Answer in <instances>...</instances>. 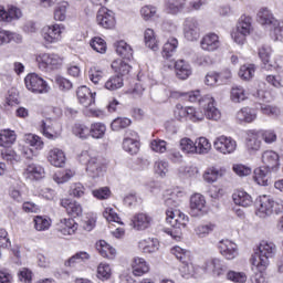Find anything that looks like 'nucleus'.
<instances>
[{
	"label": "nucleus",
	"instance_id": "obj_1",
	"mask_svg": "<svg viewBox=\"0 0 283 283\" xmlns=\"http://www.w3.org/2000/svg\"><path fill=\"white\" fill-rule=\"evenodd\" d=\"M277 253V247L275 243L269 241H262L255 252L251 258V263L258 271L263 273L269 268L270 261L272 258H275Z\"/></svg>",
	"mask_w": 283,
	"mask_h": 283
},
{
	"label": "nucleus",
	"instance_id": "obj_2",
	"mask_svg": "<svg viewBox=\"0 0 283 283\" xmlns=\"http://www.w3.org/2000/svg\"><path fill=\"white\" fill-rule=\"evenodd\" d=\"M166 222L172 227L167 233L171 235L174 240H180V238H182V229L189 224V217L180 212V210H167Z\"/></svg>",
	"mask_w": 283,
	"mask_h": 283
},
{
	"label": "nucleus",
	"instance_id": "obj_3",
	"mask_svg": "<svg viewBox=\"0 0 283 283\" xmlns=\"http://www.w3.org/2000/svg\"><path fill=\"white\" fill-rule=\"evenodd\" d=\"M39 69L42 72L59 70L63 65V59L55 53H42L36 57Z\"/></svg>",
	"mask_w": 283,
	"mask_h": 283
},
{
	"label": "nucleus",
	"instance_id": "obj_4",
	"mask_svg": "<svg viewBox=\"0 0 283 283\" xmlns=\"http://www.w3.org/2000/svg\"><path fill=\"white\" fill-rule=\"evenodd\" d=\"M25 87L33 94H48L50 86L41 76L36 73H30L24 78Z\"/></svg>",
	"mask_w": 283,
	"mask_h": 283
},
{
	"label": "nucleus",
	"instance_id": "obj_5",
	"mask_svg": "<svg viewBox=\"0 0 283 283\" xmlns=\"http://www.w3.org/2000/svg\"><path fill=\"white\" fill-rule=\"evenodd\" d=\"M175 118H177V120H185L188 118L192 123H200L205 120V113L193 107H184L180 104H177Z\"/></svg>",
	"mask_w": 283,
	"mask_h": 283
},
{
	"label": "nucleus",
	"instance_id": "obj_6",
	"mask_svg": "<svg viewBox=\"0 0 283 283\" xmlns=\"http://www.w3.org/2000/svg\"><path fill=\"white\" fill-rule=\"evenodd\" d=\"M205 213H207V200L205 196L195 193L190 198V216H192V218H200L205 216Z\"/></svg>",
	"mask_w": 283,
	"mask_h": 283
},
{
	"label": "nucleus",
	"instance_id": "obj_7",
	"mask_svg": "<svg viewBox=\"0 0 283 283\" xmlns=\"http://www.w3.org/2000/svg\"><path fill=\"white\" fill-rule=\"evenodd\" d=\"M213 147L220 154H233L238 147V143L231 137L220 136L214 140Z\"/></svg>",
	"mask_w": 283,
	"mask_h": 283
},
{
	"label": "nucleus",
	"instance_id": "obj_8",
	"mask_svg": "<svg viewBox=\"0 0 283 283\" xmlns=\"http://www.w3.org/2000/svg\"><path fill=\"white\" fill-rule=\"evenodd\" d=\"M97 23L105 30H112L116 25V19L114 18V12L105 7H102L97 11Z\"/></svg>",
	"mask_w": 283,
	"mask_h": 283
},
{
	"label": "nucleus",
	"instance_id": "obj_9",
	"mask_svg": "<svg viewBox=\"0 0 283 283\" xmlns=\"http://www.w3.org/2000/svg\"><path fill=\"white\" fill-rule=\"evenodd\" d=\"M63 30H65V28L61 24L48 25L42 29V36L46 43H56L61 41Z\"/></svg>",
	"mask_w": 283,
	"mask_h": 283
},
{
	"label": "nucleus",
	"instance_id": "obj_10",
	"mask_svg": "<svg viewBox=\"0 0 283 283\" xmlns=\"http://www.w3.org/2000/svg\"><path fill=\"white\" fill-rule=\"evenodd\" d=\"M184 32L187 41H198L200 39V27L195 18H187L184 23Z\"/></svg>",
	"mask_w": 283,
	"mask_h": 283
},
{
	"label": "nucleus",
	"instance_id": "obj_11",
	"mask_svg": "<svg viewBox=\"0 0 283 283\" xmlns=\"http://www.w3.org/2000/svg\"><path fill=\"white\" fill-rule=\"evenodd\" d=\"M86 172L91 178H101L105 174V164L96 157L87 159Z\"/></svg>",
	"mask_w": 283,
	"mask_h": 283
},
{
	"label": "nucleus",
	"instance_id": "obj_12",
	"mask_svg": "<svg viewBox=\"0 0 283 283\" xmlns=\"http://www.w3.org/2000/svg\"><path fill=\"white\" fill-rule=\"evenodd\" d=\"M261 160L263 167L272 171H277V168L280 167V155L277 153L274 150H265L262 154Z\"/></svg>",
	"mask_w": 283,
	"mask_h": 283
},
{
	"label": "nucleus",
	"instance_id": "obj_13",
	"mask_svg": "<svg viewBox=\"0 0 283 283\" xmlns=\"http://www.w3.org/2000/svg\"><path fill=\"white\" fill-rule=\"evenodd\" d=\"M219 251L226 260H234L238 258V244L233 241L222 240L219 242Z\"/></svg>",
	"mask_w": 283,
	"mask_h": 283
},
{
	"label": "nucleus",
	"instance_id": "obj_14",
	"mask_svg": "<svg viewBox=\"0 0 283 283\" xmlns=\"http://www.w3.org/2000/svg\"><path fill=\"white\" fill-rule=\"evenodd\" d=\"M205 270L208 273H212L216 277H220V275H224L227 273V266L224 262L220 259H210L205 264Z\"/></svg>",
	"mask_w": 283,
	"mask_h": 283
},
{
	"label": "nucleus",
	"instance_id": "obj_15",
	"mask_svg": "<svg viewBox=\"0 0 283 283\" xmlns=\"http://www.w3.org/2000/svg\"><path fill=\"white\" fill-rule=\"evenodd\" d=\"M273 214V199L269 196L260 197L258 202L256 216L259 218H266Z\"/></svg>",
	"mask_w": 283,
	"mask_h": 283
},
{
	"label": "nucleus",
	"instance_id": "obj_16",
	"mask_svg": "<svg viewBox=\"0 0 283 283\" xmlns=\"http://www.w3.org/2000/svg\"><path fill=\"white\" fill-rule=\"evenodd\" d=\"M277 19H275V17H273V13H271V11L269 9H261L258 12V22L261 25H264V28H269L270 32L275 28V25L277 24Z\"/></svg>",
	"mask_w": 283,
	"mask_h": 283
},
{
	"label": "nucleus",
	"instance_id": "obj_17",
	"mask_svg": "<svg viewBox=\"0 0 283 283\" xmlns=\"http://www.w3.org/2000/svg\"><path fill=\"white\" fill-rule=\"evenodd\" d=\"M78 230V223L74 221V219H61L57 223V231L62 233V235H74Z\"/></svg>",
	"mask_w": 283,
	"mask_h": 283
},
{
	"label": "nucleus",
	"instance_id": "obj_18",
	"mask_svg": "<svg viewBox=\"0 0 283 283\" xmlns=\"http://www.w3.org/2000/svg\"><path fill=\"white\" fill-rule=\"evenodd\" d=\"M77 98L84 107H91L96 101V93H92L87 86H81L77 88Z\"/></svg>",
	"mask_w": 283,
	"mask_h": 283
},
{
	"label": "nucleus",
	"instance_id": "obj_19",
	"mask_svg": "<svg viewBox=\"0 0 283 283\" xmlns=\"http://www.w3.org/2000/svg\"><path fill=\"white\" fill-rule=\"evenodd\" d=\"M200 45L206 52H216L220 48V38L216 33L206 34Z\"/></svg>",
	"mask_w": 283,
	"mask_h": 283
},
{
	"label": "nucleus",
	"instance_id": "obj_20",
	"mask_svg": "<svg viewBox=\"0 0 283 283\" xmlns=\"http://www.w3.org/2000/svg\"><path fill=\"white\" fill-rule=\"evenodd\" d=\"M132 226L136 231H145V229H149V227H151V217L143 212L137 213L132 219Z\"/></svg>",
	"mask_w": 283,
	"mask_h": 283
},
{
	"label": "nucleus",
	"instance_id": "obj_21",
	"mask_svg": "<svg viewBox=\"0 0 283 283\" xmlns=\"http://www.w3.org/2000/svg\"><path fill=\"white\" fill-rule=\"evenodd\" d=\"M202 101L207 103L205 113L206 118H208V120H220V118H222V114L220 113V109L213 105L216 99H213V97L207 96Z\"/></svg>",
	"mask_w": 283,
	"mask_h": 283
},
{
	"label": "nucleus",
	"instance_id": "obj_22",
	"mask_svg": "<svg viewBox=\"0 0 283 283\" xmlns=\"http://www.w3.org/2000/svg\"><path fill=\"white\" fill-rule=\"evenodd\" d=\"M61 207L66 209V213H69V216H72L73 218H78L80 216H83V207L76 201H72L70 199H62Z\"/></svg>",
	"mask_w": 283,
	"mask_h": 283
},
{
	"label": "nucleus",
	"instance_id": "obj_23",
	"mask_svg": "<svg viewBox=\"0 0 283 283\" xmlns=\"http://www.w3.org/2000/svg\"><path fill=\"white\" fill-rule=\"evenodd\" d=\"M95 248L102 258H106L107 260H114V258H116V249L109 245L105 240H99L95 244Z\"/></svg>",
	"mask_w": 283,
	"mask_h": 283
},
{
	"label": "nucleus",
	"instance_id": "obj_24",
	"mask_svg": "<svg viewBox=\"0 0 283 283\" xmlns=\"http://www.w3.org/2000/svg\"><path fill=\"white\" fill-rule=\"evenodd\" d=\"M175 71L177 78H180L181 81H187L189 75L192 73L191 65L188 64L185 60L175 62Z\"/></svg>",
	"mask_w": 283,
	"mask_h": 283
},
{
	"label": "nucleus",
	"instance_id": "obj_25",
	"mask_svg": "<svg viewBox=\"0 0 283 283\" xmlns=\"http://www.w3.org/2000/svg\"><path fill=\"white\" fill-rule=\"evenodd\" d=\"M273 170L265 168V166L259 167L254 169L253 179L261 187H269V176Z\"/></svg>",
	"mask_w": 283,
	"mask_h": 283
},
{
	"label": "nucleus",
	"instance_id": "obj_26",
	"mask_svg": "<svg viewBox=\"0 0 283 283\" xmlns=\"http://www.w3.org/2000/svg\"><path fill=\"white\" fill-rule=\"evenodd\" d=\"M24 176L30 180H41L45 178V169L36 164H30L24 170Z\"/></svg>",
	"mask_w": 283,
	"mask_h": 283
},
{
	"label": "nucleus",
	"instance_id": "obj_27",
	"mask_svg": "<svg viewBox=\"0 0 283 283\" xmlns=\"http://www.w3.org/2000/svg\"><path fill=\"white\" fill-rule=\"evenodd\" d=\"M126 136H136V132L128 130L126 132ZM123 149L132 156H134V154H138V140L130 137H125L123 140Z\"/></svg>",
	"mask_w": 283,
	"mask_h": 283
},
{
	"label": "nucleus",
	"instance_id": "obj_28",
	"mask_svg": "<svg viewBox=\"0 0 283 283\" xmlns=\"http://www.w3.org/2000/svg\"><path fill=\"white\" fill-rule=\"evenodd\" d=\"M187 0H166V11L168 14H180L186 12Z\"/></svg>",
	"mask_w": 283,
	"mask_h": 283
},
{
	"label": "nucleus",
	"instance_id": "obj_29",
	"mask_svg": "<svg viewBox=\"0 0 283 283\" xmlns=\"http://www.w3.org/2000/svg\"><path fill=\"white\" fill-rule=\"evenodd\" d=\"M48 160L53 167H63L65 165V153L59 148L49 151Z\"/></svg>",
	"mask_w": 283,
	"mask_h": 283
},
{
	"label": "nucleus",
	"instance_id": "obj_30",
	"mask_svg": "<svg viewBox=\"0 0 283 283\" xmlns=\"http://www.w3.org/2000/svg\"><path fill=\"white\" fill-rule=\"evenodd\" d=\"M133 275L136 277H140L145 275V273H149V263L145 261L143 258H135L133 261Z\"/></svg>",
	"mask_w": 283,
	"mask_h": 283
},
{
	"label": "nucleus",
	"instance_id": "obj_31",
	"mask_svg": "<svg viewBox=\"0 0 283 283\" xmlns=\"http://www.w3.org/2000/svg\"><path fill=\"white\" fill-rule=\"evenodd\" d=\"M21 9L10 7L9 10L6 11V9L0 6V21H7V23H10V21H14V19H21Z\"/></svg>",
	"mask_w": 283,
	"mask_h": 283
},
{
	"label": "nucleus",
	"instance_id": "obj_32",
	"mask_svg": "<svg viewBox=\"0 0 283 283\" xmlns=\"http://www.w3.org/2000/svg\"><path fill=\"white\" fill-rule=\"evenodd\" d=\"M232 200L234 205H238L239 207H251V205H253V197L243 190L234 192L232 195Z\"/></svg>",
	"mask_w": 283,
	"mask_h": 283
},
{
	"label": "nucleus",
	"instance_id": "obj_33",
	"mask_svg": "<svg viewBox=\"0 0 283 283\" xmlns=\"http://www.w3.org/2000/svg\"><path fill=\"white\" fill-rule=\"evenodd\" d=\"M138 247L143 253H156L160 249V242L158 239L148 238L139 241Z\"/></svg>",
	"mask_w": 283,
	"mask_h": 283
},
{
	"label": "nucleus",
	"instance_id": "obj_34",
	"mask_svg": "<svg viewBox=\"0 0 283 283\" xmlns=\"http://www.w3.org/2000/svg\"><path fill=\"white\" fill-rule=\"evenodd\" d=\"M235 118L239 123H253L258 118V114L252 108L243 107L237 112Z\"/></svg>",
	"mask_w": 283,
	"mask_h": 283
},
{
	"label": "nucleus",
	"instance_id": "obj_35",
	"mask_svg": "<svg viewBox=\"0 0 283 283\" xmlns=\"http://www.w3.org/2000/svg\"><path fill=\"white\" fill-rule=\"evenodd\" d=\"M116 53L122 56V59H125L126 61H132L134 59V50L127 42L119 41L116 43Z\"/></svg>",
	"mask_w": 283,
	"mask_h": 283
},
{
	"label": "nucleus",
	"instance_id": "obj_36",
	"mask_svg": "<svg viewBox=\"0 0 283 283\" xmlns=\"http://www.w3.org/2000/svg\"><path fill=\"white\" fill-rule=\"evenodd\" d=\"M17 143V133L10 129H3L0 132V147H11Z\"/></svg>",
	"mask_w": 283,
	"mask_h": 283
},
{
	"label": "nucleus",
	"instance_id": "obj_37",
	"mask_svg": "<svg viewBox=\"0 0 283 283\" xmlns=\"http://www.w3.org/2000/svg\"><path fill=\"white\" fill-rule=\"evenodd\" d=\"M253 30V25H252V19L249 15H241V18L239 19V22L237 24V31L241 32V34H247L249 36V34H251Z\"/></svg>",
	"mask_w": 283,
	"mask_h": 283
},
{
	"label": "nucleus",
	"instance_id": "obj_38",
	"mask_svg": "<svg viewBox=\"0 0 283 283\" xmlns=\"http://www.w3.org/2000/svg\"><path fill=\"white\" fill-rule=\"evenodd\" d=\"M260 133L251 130L248 133L247 147L250 151H258L262 145V142L259 139Z\"/></svg>",
	"mask_w": 283,
	"mask_h": 283
},
{
	"label": "nucleus",
	"instance_id": "obj_39",
	"mask_svg": "<svg viewBox=\"0 0 283 283\" xmlns=\"http://www.w3.org/2000/svg\"><path fill=\"white\" fill-rule=\"evenodd\" d=\"M178 49V40L176 38H170L163 48L161 55L164 59H171L176 50Z\"/></svg>",
	"mask_w": 283,
	"mask_h": 283
},
{
	"label": "nucleus",
	"instance_id": "obj_40",
	"mask_svg": "<svg viewBox=\"0 0 283 283\" xmlns=\"http://www.w3.org/2000/svg\"><path fill=\"white\" fill-rule=\"evenodd\" d=\"M144 41L146 46L153 50V52H158V40L156 39V33L151 29L145 31Z\"/></svg>",
	"mask_w": 283,
	"mask_h": 283
},
{
	"label": "nucleus",
	"instance_id": "obj_41",
	"mask_svg": "<svg viewBox=\"0 0 283 283\" xmlns=\"http://www.w3.org/2000/svg\"><path fill=\"white\" fill-rule=\"evenodd\" d=\"M21 43L23 38L21 34L12 33L10 31H0V45H6V43Z\"/></svg>",
	"mask_w": 283,
	"mask_h": 283
},
{
	"label": "nucleus",
	"instance_id": "obj_42",
	"mask_svg": "<svg viewBox=\"0 0 283 283\" xmlns=\"http://www.w3.org/2000/svg\"><path fill=\"white\" fill-rule=\"evenodd\" d=\"M222 176V170L216 168V167H210L207 168V170L203 174V180L206 182H209L210 185H213V182L218 181V178Z\"/></svg>",
	"mask_w": 283,
	"mask_h": 283
},
{
	"label": "nucleus",
	"instance_id": "obj_43",
	"mask_svg": "<svg viewBox=\"0 0 283 283\" xmlns=\"http://www.w3.org/2000/svg\"><path fill=\"white\" fill-rule=\"evenodd\" d=\"M107 132V126L103 123H94L90 127V136L92 138H103Z\"/></svg>",
	"mask_w": 283,
	"mask_h": 283
},
{
	"label": "nucleus",
	"instance_id": "obj_44",
	"mask_svg": "<svg viewBox=\"0 0 283 283\" xmlns=\"http://www.w3.org/2000/svg\"><path fill=\"white\" fill-rule=\"evenodd\" d=\"M132 125V119L127 117H117L111 123V129L113 132H120V129H127Z\"/></svg>",
	"mask_w": 283,
	"mask_h": 283
},
{
	"label": "nucleus",
	"instance_id": "obj_45",
	"mask_svg": "<svg viewBox=\"0 0 283 283\" xmlns=\"http://www.w3.org/2000/svg\"><path fill=\"white\" fill-rule=\"evenodd\" d=\"M214 229L216 224L213 223L200 224L197 228H195V233L197 238H207L209 233H213Z\"/></svg>",
	"mask_w": 283,
	"mask_h": 283
},
{
	"label": "nucleus",
	"instance_id": "obj_46",
	"mask_svg": "<svg viewBox=\"0 0 283 283\" xmlns=\"http://www.w3.org/2000/svg\"><path fill=\"white\" fill-rule=\"evenodd\" d=\"M226 277L227 280H229V282H234V283H247V280H248L247 273L238 272L233 270L228 271L226 274Z\"/></svg>",
	"mask_w": 283,
	"mask_h": 283
},
{
	"label": "nucleus",
	"instance_id": "obj_47",
	"mask_svg": "<svg viewBox=\"0 0 283 283\" xmlns=\"http://www.w3.org/2000/svg\"><path fill=\"white\" fill-rule=\"evenodd\" d=\"M240 78H243V81H251L253 76H255V65L253 64H247L241 66L239 71Z\"/></svg>",
	"mask_w": 283,
	"mask_h": 283
},
{
	"label": "nucleus",
	"instance_id": "obj_48",
	"mask_svg": "<svg viewBox=\"0 0 283 283\" xmlns=\"http://www.w3.org/2000/svg\"><path fill=\"white\" fill-rule=\"evenodd\" d=\"M231 101L233 103H242V101H247V91L242 86H234L231 90Z\"/></svg>",
	"mask_w": 283,
	"mask_h": 283
},
{
	"label": "nucleus",
	"instance_id": "obj_49",
	"mask_svg": "<svg viewBox=\"0 0 283 283\" xmlns=\"http://www.w3.org/2000/svg\"><path fill=\"white\" fill-rule=\"evenodd\" d=\"M123 85V76L114 75L105 83V88L109 90L111 92H114L116 90H120Z\"/></svg>",
	"mask_w": 283,
	"mask_h": 283
},
{
	"label": "nucleus",
	"instance_id": "obj_50",
	"mask_svg": "<svg viewBox=\"0 0 283 283\" xmlns=\"http://www.w3.org/2000/svg\"><path fill=\"white\" fill-rule=\"evenodd\" d=\"M273 52V50L271 49V46L264 44L262 46L259 48V59H261L262 63H263V67H265L266 70V65H269V62L271 61V53Z\"/></svg>",
	"mask_w": 283,
	"mask_h": 283
},
{
	"label": "nucleus",
	"instance_id": "obj_51",
	"mask_svg": "<svg viewBox=\"0 0 283 283\" xmlns=\"http://www.w3.org/2000/svg\"><path fill=\"white\" fill-rule=\"evenodd\" d=\"M97 277L103 282L109 280L112 277V268L107 263H101L97 266Z\"/></svg>",
	"mask_w": 283,
	"mask_h": 283
},
{
	"label": "nucleus",
	"instance_id": "obj_52",
	"mask_svg": "<svg viewBox=\"0 0 283 283\" xmlns=\"http://www.w3.org/2000/svg\"><path fill=\"white\" fill-rule=\"evenodd\" d=\"M211 150V143H209V139L207 137H200L196 142V154H209Z\"/></svg>",
	"mask_w": 283,
	"mask_h": 283
},
{
	"label": "nucleus",
	"instance_id": "obj_53",
	"mask_svg": "<svg viewBox=\"0 0 283 283\" xmlns=\"http://www.w3.org/2000/svg\"><path fill=\"white\" fill-rule=\"evenodd\" d=\"M270 36L274 41L283 43V21H277L274 28L270 31Z\"/></svg>",
	"mask_w": 283,
	"mask_h": 283
},
{
	"label": "nucleus",
	"instance_id": "obj_54",
	"mask_svg": "<svg viewBox=\"0 0 283 283\" xmlns=\"http://www.w3.org/2000/svg\"><path fill=\"white\" fill-rule=\"evenodd\" d=\"M27 145H30V147H34V149H43V139L39 137V135L29 134L25 137Z\"/></svg>",
	"mask_w": 283,
	"mask_h": 283
},
{
	"label": "nucleus",
	"instance_id": "obj_55",
	"mask_svg": "<svg viewBox=\"0 0 283 283\" xmlns=\"http://www.w3.org/2000/svg\"><path fill=\"white\" fill-rule=\"evenodd\" d=\"M91 48H93L95 52H98L99 54H105V52L107 51V44L102 38H94L91 41Z\"/></svg>",
	"mask_w": 283,
	"mask_h": 283
},
{
	"label": "nucleus",
	"instance_id": "obj_56",
	"mask_svg": "<svg viewBox=\"0 0 283 283\" xmlns=\"http://www.w3.org/2000/svg\"><path fill=\"white\" fill-rule=\"evenodd\" d=\"M180 149L185 154H196V143L189 138H182L180 140Z\"/></svg>",
	"mask_w": 283,
	"mask_h": 283
},
{
	"label": "nucleus",
	"instance_id": "obj_57",
	"mask_svg": "<svg viewBox=\"0 0 283 283\" xmlns=\"http://www.w3.org/2000/svg\"><path fill=\"white\" fill-rule=\"evenodd\" d=\"M41 132L45 138H49V140H56V138L61 136V133H52V127H50V125L44 120H42L41 124Z\"/></svg>",
	"mask_w": 283,
	"mask_h": 283
},
{
	"label": "nucleus",
	"instance_id": "obj_58",
	"mask_svg": "<svg viewBox=\"0 0 283 283\" xmlns=\"http://www.w3.org/2000/svg\"><path fill=\"white\" fill-rule=\"evenodd\" d=\"M2 158L3 160H7V163H20L21 160V154L17 153L12 149H7L2 151Z\"/></svg>",
	"mask_w": 283,
	"mask_h": 283
},
{
	"label": "nucleus",
	"instance_id": "obj_59",
	"mask_svg": "<svg viewBox=\"0 0 283 283\" xmlns=\"http://www.w3.org/2000/svg\"><path fill=\"white\" fill-rule=\"evenodd\" d=\"M73 134L78 138L85 139L90 136V127L83 124H75L73 127Z\"/></svg>",
	"mask_w": 283,
	"mask_h": 283
},
{
	"label": "nucleus",
	"instance_id": "obj_60",
	"mask_svg": "<svg viewBox=\"0 0 283 283\" xmlns=\"http://www.w3.org/2000/svg\"><path fill=\"white\" fill-rule=\"evenodd\" d=\"M232 170L240 178H244V176H251V171H252L251 167L242 165V164H234L232 166Z\"/></svg>",
	"mask_w": 283,
	"mask_h": 283
},
{
	"label": "nucleus",
	"instance_id": "obj_61",
	"mask_svg": "<svg viewBox=\"0 0 283 283\" xmlns=\"http://www.w3.org/2000/svg\"><path fill=\"white\" fill-rule=\"evenodd\" d=\"M171 253L174 256L177 258V260H179V262H187L189 261V251L180 248V247H175L171 249Z\"/></svg>",
	"mask_w": 283,
	"mask_h": 283
},
{
	"label": "nucleus",
	"instance_id": "obj_62",
	"mask_svg": "<svg viewBox=\"0 0 283 283\" xmlns=\"http://www.w3.org/2000/svg\"><path fill=\"white\" fill-rule=\"evenodd\" d=\"M76 172H74L73 170H64L60 175H54L53 179L55 180V182H57V185H63V182L72 180V178H74Z\"/></svg>",
	"mask_w": 283,
	"mask_h": 283
},
{
	"label": "nucleus",
	"instance_id": "obj_63",
	"mask_svg": "<svg viewBox=\"0 0 283 283\" xmlns=\"http://www.w3.org/2000/svg\"><path fill=\"white\" fill-rule=\"evenodd\" d=\"M50 220L38 216L34 218V228L36 231H48L50 229Z\"/></svg>",
	"mask_w": 283,
	"mask_h": 283
},
{
	"label": "nucleus",
	"instance_id": "obj_64",
	"mask_svg": "<svg viewBox=\"0 0 283 283\" xmlns=\"http://www.w3.org/2000/svg\"><path fill=\"white\" fill-rule=\"evenodd\" d=\"M92 195L97 200H107V198H109V196H112V191L109 190L108 187H102L99 189L93 190Z\"/></svg>",
	"mask_w": 283,
	"mask_h": 283
}]
</instances>
